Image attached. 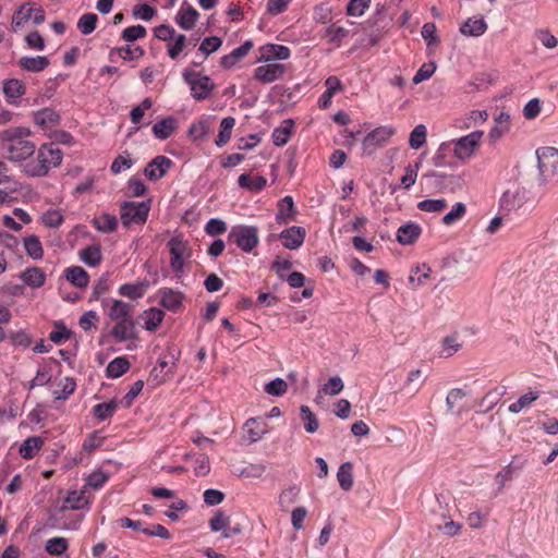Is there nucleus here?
<instances>
[{
	"label": "nucleus",
	"mask_w": 558,
	"mask_h": 558,
	"mask_svg": "<svg viewBox=\"0 0 558 558\" xmlns=\"http://www.w3.org/2000/svg\"><path fill=\"white\" fill-rule=\"evenodd\" d=\"M10 161L21 163L23 172L29 177H43L51 168L58 167L63 157L62 150L54 143L43 144L36 151L31 141H14L3 146Z\"/></svg>",
	"instance_id": "f257e3e1"
},
{
	"label": "nucleus",
	"mask_w": 558,
	"mask_h": 558,
	"mask_svg": "<svg viewBox=\"0 0 558 558\" xmlns=\"http://www.w3.org/2000/svg\"><path fill=\"white\" fill-rule=\"evenodd\" d=\"M184 81L190 85L192 95L196 100L207 99L215 88V84L207 75L198 72L185 70L183 72Z\"/></svg>",
	"instance_id": "f03ea898"
},
{
	"label": "nucleus",
	"mask_w": 558,
	"mask_h": 558,
	"mask_svg": "<svg viewBox=\"0 0 558 558\" xmlns=\"http://www.w3.org/2000/svg\"><path fill=\"white\" fill-rule=\"evenodd\" d=\"M149 202H124L121 205V220L124 226L143 223L148 217Z\"/></svg>",
	"instance_id": "7ed1b4c3"
},
{
	"label": "nucleus",
	"mask_w": 558,
	"mask_h": 558,
	"mask_svg": "<svg viewBox=\"0 0 558 558\" xmlns=\"http://www.w3.org/2000/svg\"><path fill=\"white\" fill-rule=\"evenodd\" d=\"M236 245L244 252H251L258 244V230L253 226H239L229 234Z\"/></svg>",
	"instance_id": "20e7f679"
},
{
	"label": "nucleus",
	"mask_w": 558,
	"mask_h": 558,
	"mask_svg": "<svg viewBox=\"0 0 558 558\" xmlns=\"http://www.w3.org/2000/svg\"><path fill=\"white\" fill-rule=\"evenodd\" d=\"M395 130L390 126H379L368 133L362 141V150L366 156L373 155L378 148L383 147L393 135Z\"/></svg>",
	"instance_id": "39448f33"
},
{
	"label": "nucleus",
	"mask_w": 558,
	"mask_h": 558,
	"mask_svg": "<svg viewBox=\"0 0 558 558\" xmlns=\"http://www.w3.org/2000/svg\"><path fill=\"white\" fill-rule=\"evenodd\" d=\"M538 169L542 177L547 180L558 173V149L543 147L537 150Z\"/></svg>",
	"instance_id": "423d86ee"
},
{
	"label": "nucleus",
	"mask_w": 558,
	"mask_h": 558,
	"mask_svg": "<svg viewBox=\"0 0 558 558\" xmlns=\"http://www.w3.org/2000/svg\"><path fill=\"white\" fill-rule=\"evenodd\" d=\"M483 136L482 131H475L453 142V153L457 158H469Z\"/></svg>",
	"instance_id": "0eeeda50"
},
{
	"label": "nucleus",
	"mask_w": 558,
	"mask_h": 558,
	"mask_svg": "<svg viewBox=\"0 0 558 558\" xmlns=\"http://www.w3.org/2000/svg\"><path fill=\"white\" fill-rule=\"evenodd\" d=\"M265 65H259L254 71V77L263 84L272 83L283 76L286 73V65L280 63L266 62Z\"/></svg>",
	"instance_id": "6e6552de"
},
{
	"label": "nucleus",
	"mask_w": 558,
	"mask_h": 558,
	"mask_svg": "<svg viewBox=\"0 0 558 558\" xmlns=\"http://www.w3.org/2000/svg\"><path fill=\"white\" fill-rule=\"evenodd\" d=\"M436 504L438 506L439 511L433 509L434 512V524L438 530H440L444 534L448 536H454L459 533L461 525L453 520H447L446 512L442 509V506L438 498H436Z\"/></svg>",
	"instance_id": "1a4fd4ad"
},
{
	"label": "nucleus",
	"mask_w": 558,
	"mask_h": 558,
	"mask_svg": "<svg viewBox=\"0 0 558 558\" xmlns=\"http://www.w3.org/2000/svg\"><path fill=\"white\" fill-rule=\"evenodd\" d=\"M171 259L170 265L174 272H181L184 266V256L187 252V244L179 238H171L168 242Z\"/></svg>",
	"instance_id": "9d476101"
},
{
	"label": "nucleus",
	"mask_w": 558,
	"mask_h": 558,
	"mask_svg": "<svg viewBox=\"0 0 558 558\" xmlns=\"http://www.w3.org/2000/svg\"><path fill=\"white\" fill-rule=\"evenodd\" d=\"M111 335L119 342L136 339L137 331L133 317L116 322V325L111 329Z\"/></svg>",
	"instance_id": "9b49d317"
},
{
	"label": "nucleus",
	"mask_w": 558,
	"mask_h": 558,
	"mask_svg": "<svg viewBox=\"0 0 558 558\" xmlns=\"http://www.w3.org/2000/svg\"><path fill=\"white\" fill-rule=\"evenodd\" d=\"M527 201L524 189L508 190L504 193L500 205L505 210L511 211L521 208Z\"/></svg>",
	"instance_id": "f8f14e48"
},
{
	"label": "nucleus",
	"mask_w": 558,
	"mask_h": 558,
	"mask_svg": "<svg viewBox=\"0 0 558 558\" xmlns=\"http://www.w3.org/2000/svg\"><path fill=\"white\" fill-rule=\"evenodd\" d=\"M172 166V160L166 156H157L145 168L144 174L149 180H158L162 178L168 169Z\"/></svg>",
	"instance_id": "ddd939ff"
},
{
	"label": "nucleus",
	"mask_w": 558,
	"mask_h": 558,
	"mask_svg": "<svg viewBox=\"0 0 558 558\" xmlns=\"http://www.w3.org/2000/svg\"><path fill=\"white\" fill-rule=\"evenodd\" d=\"M305 229L302 227H291L283 230L280 233L282 245L289 250H295L300 247L305 239Z\"/></svg>",
	"instance_id": "4468645a"
},
{
	"label": "nucleus",
	"mask_w": 558,
	"mask_h": 558,
	"mask_svg": "<svg viewBox=\"0 0 558 558\" xmlns=\"http://www.w3.org/2000/svg\"><path fill=\"white\" fill-rule=\"evenodd\" d=\"M290 57V49L287 46L268 44L260 48L258 61L270 62L275 60H286Z\"/></svg>",
	"instance_id": "2eb2a0df"
},
{
	"label": "nucleus",
	"mask_w": 558,
	"mask_h": 558,
	"mask_svg": "<svg viewBox=\"0 0 558 558\" xmlns=\"http://www.w3.org/2000/svg\"><path fill=\"white\" fill-rule=\"evenodd\" d=\"M158 294L160 296V304L172 312H175L181 307L184 299V295L181 292L174 291L171 288H162L158 291Z\"/></svg>",
	"instance_id": "dca6fc26"
},
{
	"label": "nucleus",
	"mask_w": 558,
	"mask_h": 558,
	"mask_svg": "<svg viewBox=\"0 0 558 558\" xmlns=\"http://www.w3.org/2000/svg\"><path fill=\"white\" fill-rule=\"evenodd\" d=\"M422 233V228L415 222H408L397 231V241L402 245L413 244Z\"/></svg>",
	"instance_id": "f3484780"
},
{
	"label": "nucleus",
	"mask_w": 558,
	"mask_h": 558,
	"mask_svg": "<svg viewBox=\"0 0 558 558\" xmlns=\"http://www.w3.org/2000/svg\"><path fill=\"white\" fill-rule=\"evenodd\" d=\"M134 306L121 300H113L108 311V316L112 322H120L133 317Z\"/></svg>",
	"instance_id": "a211bd4d"
},
{
	"label": "nucleus",
	"mask_w": 558,
	"mask_h": 558,
	"mask_svg": "<svg viewBox=\"0 0 558 558\" xmlns=\"http://www.w3.org/2000/svg\"><path fill=\"white\" fill-rule=\"evenodd\" d=\"M326 90L322 95L318 101V106L322 109H327L331 104L332 96L342 89V84L337 76H329L325 81Z\"/></svg>",
	"instance_id": "6ab92c4d"
},
{
	"label": "nucleus",
	"mask_w": 558,
	"mask_h": 558,
	"mask_svg": "<svg viewBox=\"0 0 558 558\" xmlns=\"http://www.w3.org/2000/svg\"><path fill=\"white\" fill-rule=\"evenodd\" d=\"M148 287V280L138 281L135 283H124L119 288V294L132 300L141 299L144 296Z\"/></svg>",
	"instance_id": "aec40b11"
},
{
	"label": "nucleus",
	"mask_w": 558,
	"mask_h": 558,
	"mask_svg": "<svg viewBox=\"0 0 558 558\" xmlns=\"http://www.w3.org/2000/svg\"><path fill=\"white\" fill-rule=\"evenodd\" d=\"M20 278L25 284L36 289L44 286L46 275L39 267H28L21 274Z\"/></svg>",
	"instance_id": "412c9836"
},
{
	"label": "nucleus",
	"mask_w": 558,
	"mask_h": 558,
	"mask_svg": "<svg viewBox=\"0 0 558 558\" xmlns=\"http://www.w3.org/2000/svg\"><path fill=\"white\" fill-rule=\"evenodd\" d=\"M17 64L28 72H41L49 65V59L45 56L22 57Z\"/></svg>",
	"instance_id": "4be33fe9"
},
{
	"label": "nucleus",
	"mask_w": 558,
	"mask_h": 558,
	"mask_svg": "<svg viewBox=\"0 0 558 558\" xmlns=\"http://www.w3.org/2000/svg\"><path fill=\"white\" fill-rule=\"evenodd\" d=\"M34 122L43 128H50L57 125L60 121V116L51 108H44L34 112Z\"/></svg>",
	"instance_id": "5701e85b"
},
{
	"label": "nucleus",
	"mask_w": 558,
	"mask_h": 558,
	"mask_svg": "<svg viewBox=\"0 0 558 558\" xmlns=\"http://www.w3.org/2000/svg\"><path fill=\"white\" fill-rule=\"evenodd\" d=\"M294 204L291 196H286L279 202L276 219L279 223H289L294 220Z\"/></svg>",
	"instance_id": "b1692460"
},
{
	"label": "nucleus",
	"mask_w": 558,
	"mask_h": 558,
	"mask_svg": "<svg viewBox=\"0 0 558 558\" xmlns=\"http://www.w3.org/2000/svg\"><path fill=\"white\" fill-rule=\"evenodd\" d=\"M177 121L173 117H167L153 126V133L158 140H167L173 133Z\"/></svg>",
	"instance_id": "393cba45"
},
{
	"label": "nucleus",
	"mask_w": 558,
	"mask_h": 558,
	"mask_svg": "<svg viewBox=\"0 0 558 558\" xmlns=\"http://www.w3.org/2000/svg\"><path fill=\"white\" fill-rule=\"evenodd\" d=\"M65 278L77 288H85L89 282L87 271L80 266H72L65 269Z\"/></svg>",
	"instance_id": "a878e982"
},
{
	"label": "nucleus",
	"mask_w": 558,
	"mask_h": 558,
	"mask_svg": "<svg viewBox=\"0 0 558 558\" xmlns=\"http://www.w3.org/2000/svg\"><path fill=\"white\" fill-rule=\"evenodd\" d=\"M487 29V24L484 19H468L460 27V32L465 36L478 37Z\"/></svg>",
	"instance_id": "bb28decb"
},
{
	"label": "nucleus",
	"mask_w": 558,
	"mask_h": 558,
	"mask_svg": "<svg viewBox=\"0 0 558 558\" xmlns=\"http://www.w3.org/2000/svg\"><path fill=\"white\" fill-rule=\"evenodd\" d=\"M425 383V377L421 369H413L408 374L407 380L403 385V390H407L411 396L418 392Z\"/></svg>",
	"instance_id": "cd10ccee"
},
{
	"label": "nucleus",
	"mask_w": 558,
	"mask_h": 558,
	"mask_svg": "<svg viewBox=\"0 0 558 558\" xmlns=\"http://www.w3.org/2000/svg\"><path fill=\"white\" fill-rule=\"evenodd\" d=\"M238 183L242 189L259 192L266 186L267 180L262 175L252 178L250 174L243 173L239 177Z\"/></svg>",
	"instance_id": "c85d7f7f"
},
{
	"label": "nucleus",
	"mask_w": 558,
	"mask_h": 558,
	"mask_svg": "<svg viewBox=\"0 0 558 558\" xmlns=\"http://www.w3.org/2000/svg\"><path fill=\"white\" fill-rule=\"evenodd\" d=\"M294 122L291 119L284 120L282 125L272 132V142L276 146H283L288 143Z\"/></svg>",
	"instance_id": "c756f323"
},
{
	"label": "nucleus",
	"mask_w": 558,
	"mask_h": 558,
	"mask_svg": "<svg viewBox=\"0 0 558 558\" xmlns=\"http://www.w3.org/2000/svg\"><path fill=\"white\" fill-rule=\"evenodd\" d=\"M165 317L163 311L151 307L144 312L143 318L145 319L144 327L148 331H155L162 323Z\"/></svg>",
	"instance_id": "7c9ffc66"
},
{
	"label": "nucleus",
	"mask_w": 558,
	"mask_h": 558,
	"mask_svg": "<svg viewBox=\"0 0 558 558\" xmlns=\"http://www.w3.org/2000/svg\"><path fill=\"white\" fill-rule=\"evenodd\" d=\"M352 469V462H344L340 465L337 472V480L339 482V485L345 492H349L353 486Z\"/></svg>",
	"instance_id": "2f4dec72"
},
{
	"label": "nucleus",
	"mask_w": 558,
	"mask_h": 558,
	"mask_svg": "<svg viewBox=\"0 0 558 558\" xmlns=\"http://www.w3.org/2000/svg\"><path fill=\"white\" fill-rule=\"evenodd\" d=\"M234 125H235L234 118L227 117V118L222 119V121L220 123L218 136L215 141V143L218 147H222L229 142V140L231 137L232 129L234 128Z\"/></svg>",
	"instance_id": "473e14b6"
},
{
	"label": "nucleus",
	"mask_w": 558,
	"mask_h": 558,
	"mask_svg": "<svg viewBox=\"0 0 558 558\" xmlns=\"http://www.w3.org/2000/svg\"><path fill=\"white\" fill-rule=\"evenodd\" d=\"M198 17V12L189 7L187 9H181L177 15V23L183 29H192L195 26V23Z\"/></svg>",
	"instance_id": "72a5a7b5"
},
{
	"label": "nucleus",
	"mask_w": 558,
	"mask_h": 558,
	"mask_svg": "<svg viewBox=\"0 0 558 558\" xmlns=\"http://www.w3.org/2000/svg\"><path fill=\"white\" fill-rule=\"evenodd\" d=\"M130 369V363L124 356L116 357L107 366V376L118 378Z\"/></svg>",
	"instance_id": "f704fd0d"
},
{
	"label": "nucleus",
	"mask_w": 558,
	"mask_h": 558,
	"mask_svg": "<svg viewBox=\"0 0 558 558\" xmlns=\"http://www.w3.org/2000/svg\"><path fill=\"white\" fill-rule=\"evenodd\" d=\"M25 92V85L17 78H10L3 82V93L9 99L19 98L23 96Z\"/></svg>",
	"instance_id": "c9c22d12"
},
{
	"label": "nucleus",
	"mask_w": 558,
	"mask_h": 558,
	"mask_svg": "<svg viewBox=\"0 0 558 558\" xmlns=\"http://www.w3.org/2000/svg\"><path fill=\"white\" fill-rule=\"evenodd\" d=\"M94 227L101 232H113L118 227V220L113 215L102 214L93 219Z\"/></svg>",
	"instance_id": "e433bc0d"
},
{
	"label": "nucleus",
	"mask_w": 558,
	"mask_h": 558,
	"mask_svg": "<svg viewBox=\"0 0 558 558\" xmlns=\"http://www.w3.org/2000/svg\"><path fill=\"white\" fill-rule=\"evenodd\" d=\"M539 398L538 391H530L521 396L515 402L511 403L508 408L511 413H520L525 408H529L534 401Z\"/></svg>",
	"instance_id": "4c0bfd02"
},
{
	"label": "nucleus",
	"mask_w": 558,
	"mask_h": 558,
	"mask_svg": "<svg viewBox=\"0 0 558 558\" xmlns=\"http://www.w3.org/2000/svg\"><path fill=\"white\" fill-rule=\"evenodd\" d=\"M43 441L39 437H28L20 447V454L24 459H32L41 448Z\"/></svg>",
	"instance_id": "58836bf2"
},
{
	"label": "nucleus",
	"mask_w": 558,
	"mask_h": 558,
	"mask_svg": "<svg viewBox=\"0 0 558 558\" xmlns=\"http://www.w3.org/2000/svg\"><path fill=\"white\" fill-rule=\"evenodd\" d=\"M98 22V16L95 13H85L77 21V28L83 35L92 34Z\"/></svg>",
	"instance_id": "ea45409f"
},
{
	"label": "nucleus",
	"mask_w": 558,
	"mask_h": 558,
	"mask_svg": "<svg viewBox=\"0 0 558 558\" xmlns=\"http://www.w3.org/2000/svg\"><path fill=\"white\" fill-rule=\"evenodd\" d=\"M26 253L34 259H40L44 251L39 239L36 235H29L24 239Z\"/></svg>",
	"instance_id": "a19ab883"
},
{
	"label": "nucleus",
	"mask_w": 558,
	"mask_h": 558,
	"mask_svg": "<svg viewBox=\"0 0 558 558\" xmlns=\"http://www.w3.org/2000/svg\"><path fill=\"white\" fill-rule=\"evenodd\" d=\"M33 14V7L28 4L22 5L12 17V28L13 31H17V28L22 27L28 20H31Z\"/></svg>",
	"instance_id": "79ce46f5"
},
{
	"label": "nucleus",
	"mask_w": 558,
	"mask_h": 558,
	"mask_svg": "<svg viewBox=\"0 0 558 558\" xmlns=\"http://www.w3.org/2000/svg\"><path fill=\"white\" fill-rule=\"evenodd\" d=\"M301 417L304 421V428L307 433L313 434L317 432L319 427L316 415L311 411L307 405H301Z\"/></svg>",
	"instance_id": "37998d69"
},
{
	"label": "nucleus",
	"mask_w": 558,
	"mask_h": 558,
	"mask_svg": "<svg viewBox=\"0 0 558 558\" xmlns=\"http://www.w3.org/2000/svg\"><path fill=\"white\" fill-rule=\"evenodd\" d=\"M447 201L445 198L438 199H424L417 203V208L426 213H441L447 208Z\"/></svg>",
	"instance_id": "c03bdc74"
},
{
	"label": "nucleus",
	"mask_w": 558,
	"mask_h": 558,
	"mask_svg": "<svg viewBox=\"0 0 558 558\" xmlns=\"http://www.w3.org/2000/svg\"><path fill=\"white\" fill-rule=\"evenodd\" d=\"M426 126L424 124L416 125L410 133L409 145L412 149L421 148L426 142Z\"/></svg>",
	"instance_id": "a18cd8bd"
},
{
	"label": "nucleus",
	"mask_w": 558,
	"mask_h": 558,
	"mask_svg": "<svg viewBox=\"0 0 558 558\" xmlns=\"http://www.w3.org/2000/svg\"><path fill=\"white\" fill-rule=\"evenodd\" d=\"M173 41L168 43V54L172 60H175L187 45V39L183 34H175Z\"/></svg>",
	"instance_id": "49530a36"
},
{
	"label": "nucleus",
	"mask_w": 558,
	"mask_h": 558,
	"mask_svg": "<svg viewBox=\"0 0 558 558\" xmlns=\"http://www.w3.org/2000/svg\"><path fill=\"white\" fill-rule=\"evenodd\" d=\"M81 259L88 266L95 267L101 260V252L98 246H87L80 253Z\"/></svg>",
	"instance_id": "de8ad7c7"
},
{
	"label": "nucleus",
	"mask_w": 558,
	"mask_h": 558,
	"mask_svg": "<svg viewBox=\"0 0 558 558\" xmlns=\"http://www.w3.org/2000/svg\"><path fill=\"white\" fill-rule=\"evenodd\" d=\"M466 213V207L463 203H456L451 210L442 217V223L445 226H451L458 220L462 219Z\"/></svg>",
	"instance_id": "09e8293b"
},
{
	"label": "nucleus",
	"mask_w": 558,
	"mask_h": 558,
	"mask_svg": "<svg viewBox=\"0 0 558 558\" xmlns=\"http://www.w3.org/2000/svg\"><path fill=\"white\" fill-rule=\"evenodd\" d=\"M116 411L117 403L114 401L98 403L93 408L94 415L100 421L111 417Z\"/></svg>",
	"instance_id": "8fccbe9b"
},
{
	"label": "nucleus",
	"mask_w": 558,
	"mask_h": 558,
	"mask_svg": "<svg viewBox=\"0 0 558 558\" xmlns=\"http://www.w3.org/2000/svg\"><path fill=\"white\" fill-rule=\"evenodd\" d=\"M69 547L68 541L64 537H52L47 541L45 549L48 554L59 556L63 554Z\"/></svg>",
	"instance_id": "3c124183"
},
{
	"label": "nucleus",
	"mask_w": 558,
	"mask_h": 558,
	"mask_svg": "<svg viewBox=\"0 0 558 558\" xmlns=\"http://www.w3.org/2000/svg\"><path fill=\"white\" fill-rule=\"evenodd\" d=\"M31 134L28 129L25 128H14L9 129L2 132V138L5 141V144L14 143V141H26L25 137H27Z\"/></svg>",
	"instance_id": "603ef678"
},
{
	"label": "nucleus",
	"mask_w": 558,
	"mask_h": 558,
	"mask_svg": "<svg viewBox=\"0 0 558 558\" xmlns=\"http://www.w3.org/2000/svg\"><path fill=\"white\" fill-rule=\"evenodd\" d=\"M535 37L547 49H554L558 45V39L547 28H539L535 31Z\"/></svg>",
	"instance_id": "864d4df0"
},
{
	"label": "nucleus",
	"mask_w": 558,
	"mask_h": 558,
	"mask_svg": "<svg viewBox=\"0 0 558 558\" xmlns=\"http://www.w3.org/2000/svg\"><path fill=\"white\" fill-rule=\"evenodd\" d=\"M420 162L409 165L404 171V175L401 178V185L403 189H410L416 181Z\"/></svg>",
	"instance_id": "5fc2aeb1"
},
{
	"label": "nucleus",
	"mask_w": 558,
	"mask_h": 558,
	"mask_svg": "<svg viewBox=\"0 0 558 558\" xmlns=\"http://www.w3.org/2000/svg\"><path fill=\"white\" fill-rule=\"evenodd\" d=\"M371 0H350L347 13L351 16H361L369 8Z\"/></svg>",
	"instance_id": "6e6d98bb"
},
{
	"label": "nucleus",
	"mask_w": 558,
	"mask_h": 558,
	"mask_svg": "<svg viewBox=\"0 0 558 558\" xmlns=\"http://www.w3.org/2000/svg\"><path fill=\"white\" fill-rule=\"evenodd\" d=\"M222 41L219 37H216V36H211V37H206L201 46H199V51L205 56H209L210 53L217 51L220 46H221Z\"/></svg>",
	"instance_id": "4d7b16f0"
},
{
	"label": "nucleus",
	"mask_w": 558,
	"mask_h": 558,
	"mask_svg": "<svg viewBox=\"0 0 558 558\" xmlns=\"http://www.w3.org/2000/svg\"><path fill=\"white\" fill-rule=\"evenodd\" d=\"M153 101L150 98H145L137 107H134L130 112L132 123L137 124L144 117L145 110L150 109Z\"/></svg>",
	"instance_id": "13d9d810"
},
{
	"label": "nucleus",
	"mask_w": 558,
	"mask_h": 558,
	"mask_svg": "<svg viewBox=\"0 0 558 558\" xmlns=\"http://www.w3.org/2000/svg\"><path fill=\"white\" fill-rule=\"evenodd\" d=\"M147 34L146 32V28L142 25H134V26H130L128 28H125L123 32H122V38L125 40V41H135L140 38H143L145 37Z\"/></svg>",
	"instance_id": "bf43d9fd"
},
{
	"label": "nucleus",
	"mask_w": 558,
	"mask_h": 558,
	"mask_svg": "<svg viewBox=\"0 0 558 558\" xmlns=\"http://www.w3.org/2000/svg\"><path fill=\"white\" fill-rule=\"evenodd\" d=\"M71 332L66 329L63 323L59 322L54 324V330H52L49 335V339L60 344L64 340L70 338Z\"/></svg>",
	"instance_id": "052dcab7"
},
{
	"label": "nucleus",
	"mask_w": 558,
	"mask_h": 558,
	"mask_svg": "<svg viewBox=\"0 0 558 558\" xmlns=\"http://www.w3.org/2000/svg\"><path fill=\"white\" fill-rule=\"evenodd\" d=\"M230 524V518L226 515L222 511H218L217 514L210 520L209 525L211 531L225 533V530Z\"/></svg>",
	"instance_id": "680f3d73"
},
{
	"label": "nucleus",
	"mask_w": 558,
	"mask_h": 558,
	"mask_svg": "<svg viewBox=\"0 0 558 558\" xmlns=\"http://www.w3.org/2000/svg\"><path fill=\"white\" fill-rule=\"evenodd\" d=\"M436 71V64L434 62L424 63L413 76V83L420 84L423 81L428 80Z\"/></svg>",
	"instance_id": "e2e57ef3"
},
{
	"label": "nucleus",
	"mask_w": 558,
	"mask_h": 558,
	"mask_svg": "<svg viewBox=\"0 0 558 558\" xmlns=\"http://www.w3.org/2000/svg\"><path fill=\"white\" fill-rule=\"evenodd\" d=\"M288 389L287 383L281 378H276L265 386V391L271 396H282Z\"/></svg>",
	"instance_id": "0e129e2a"
},
{
	"label": "nucleus",
	"mask_w": 558,
	"mask_h": 558,
	"mask_svg": "<svg viewBox=\"0 0 558 558\" xmlns=\"http://www.w3.org/2000/svg\"><path fill=\"white\" fill-rule=\"evenodd\" d=\"M61 385H62L61 390L53 391V395H54L56 399H58V400L69 398V396H71L74 392L75 387H76L75 381L70 377H65L61 381Z\"/></svg>",
	"instance_id": "69168bd1"
},
{
	"label": "nucleus",
	"mask_w": 558,
	"mask_h": 558,
	"mask_svg": "<svg viewBox=\"0 0 558 558\" xmlns=\"http://www.w3.org/2000/svg\"><path fill=\"white\" fill-rule=\"evenodd\" d=\"M429 274L430 268L426 264H423L422 266H417L415 268L414 274L409 277V281L411 283L416 281L417 286H422L425 283L426 279L429 278Z\"/></svg>",
	"instance_id": "338daca9"
},
{
	"label": "nucleus",
	"mask_w": 558,
	"mask_h": 558,
	"mask_svg": "<svg viewBox=\"0 0 558 558\" xmlns=\"http://www.w3.org/2000/svg\"><path fill=\"white\" fill-rule=\"evenodd\" d=\"M343 389V381L340 377H331L323 387V392L330 396L340 393Z\"/></svg>",
	"instance_id": "774afa93"
}]
</instances>
